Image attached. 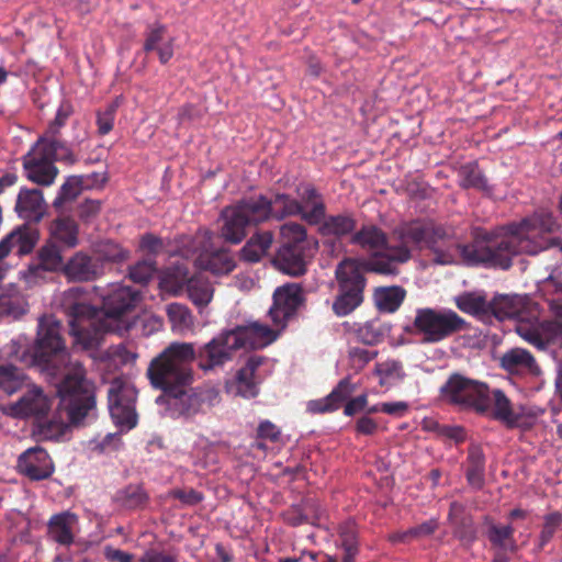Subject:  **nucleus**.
Here are the masks:
<instances>
[{"label": "nucleus", "instance_id": "f257e3e1", "mask_svg": "<svg viewBox=\"0 0 562 562\" xmlns=\"http://www.w3.org/2000/svg\"><path fill=\"white\" fill-rule=\"evenodd\" d=\"M555 221L549 212H535L517 222L499 226L493 231H479L472 243L461 245L452 229L442 225L445 235L438 244L439 248H451V262L440 266L454 265L459 258L469 266H483L507 270L513 259L519 255L537 256L552 247L562 249V240L552 236Z\"/></svg>", "mask_w": 562, "mask_h": 562}, {"label": "nucleus", "instance_id": "f03ea898", "mask_svg": "<svg viewBox=\"0 0 562 562\" xmlns=\"http://www.w3.org/2000/svg\"><path fill=\"white\" fill-rule=\"evenodd\" d=\"M24 352L22 360L43 368L58 380L56 394L71 424L78 425L95 406L93 384L86 378L83 367L70 361L61 337V323L54 315L38 319L34 345Z\"/></svg>", "mask_w": 562, "mask_h": 562}, {"label": "nucleus", "instance_id": "7ed1b4c3", "mask_svg": "<svg viewBox=\"0 0 562 562\" xmlns=\"http://www.w3.org/2000/svg\"><path fill=\"white\" fill-rule=\"evenodd\" d=\"M101 299L102 306L97 308L81 286L70 288L63 293L60 307L67 317L75 346L91 349L100 345L104 334L130 328L122 317L136 306L138 290L123 283H112Z\"/></svg>", "mask_w": 562, "mask_h": 562}, {"label": "nucleus", "instance_id": "20e7f679", "mask_svg": "<svg viewBox=\"0 0 562 562\" xmlns=\"http://www.w3.org/2000/svg\"><path fill=\"white\" fill-rule=\"evenodd\" d=\"M397 245H390L387 235L375 224H363L350 236V244L367 250L370 255L364 268L376 274L397 276L400 266L412 258L408 245L427 248L434 263L451 262V248H439L440 236L445 233L432 223L411 222L395 228Z\"/></svg>", "mask_w": 562, "mask_h": 562}, {"label": "nucleus", "instance_id": "39448f33", "mask_svg": "<svg viewBox=\"0 0 562 562\" xmlns=\"http://www.w3.org/2000/svg\"><path fill=\"white\" fill-rule=\"evenodd\" d=\"M279 330L259 321H247L232 329L222 330L201 345L200 369L204 372L223 368L239 349H262L278 339Z\"/></svg>", "mask_w": 562, "mask_h": 562}, {"label": "nucleus", "instance_id": "423d86ee", "mask_svg": "<svg viewBox=\"0 0 562 562\" xmlns=\"http://www.w3.org/2000/svg\"><path fill=\"white\" fill-rule=\"evenodd\" d=\"M201 346L195 349L191 342H171L147 369V376L153 387L162 394L189 387L193 382L192 362L200 368Z\"/></svg>", "mask_w": 562, "mask_h": 562}, {"label": "nucleus", "instance_id": "0eeeda50", "mask_svg": "<svg viewBox=\"0 0 562 562\" xmlns=\"http://www.w3.org/2000/svg\"><path fill=\"white\" fill-rule=\"evenodd\" d=\"M300 196L302 203L283 194V216L285 214L300 215L310 225H316L322 236L342 239L352 235L357 227V220L352 212L326 215V206L322 195L312 186L304 187Z\"/></svg>", "mask_w": 562, "mask_h": 562}, {"label": "nucleus", "instance_id": "6e6552de", "mask_svg": "<svg viewBox=\"0 0 562 562\" xmlns=\"http://www.w3.org/2000/svg\"><path fill=\"white\" fill-rule=\"evenodd\" d=\"M271 201L263 195L244 198L221 212V237L237 245L244 240L249 229L265 222L271 215Z\"/></svg>", "mask_w": 562, "mask_h": 562}, {"label": "nucleus", "instance_id": "1a4fd4ad", "mask_svg": "<svg viewBox=\"0 0 562 562\" xmlns=\"http://www.w3.org/2000/svg\"><path fill=\"white\" fill-rule=\"evenodd\" d=\"M468 323L450 308H417L412 324L404 333L415 336L422 344H437L465 330Z\"/></svg>", "mask_w": 562, "mask_h": 562}, {"label": "nucleus", "instance_id": "9d476101", "mask_svg": "<svg viewBox=\"0 0 562 562\" xmlns=\"http://www.w3.org/2000/svg\"><path fill=\"white\" fill-rule=\"evenodd\" d=\"M337 294L333 302V312L338 317L351 314L363 302L367 280L357 261L345 258L335 269Z\"/></svg>", "mask_w": 562, "mask_h": 562}, {"label": "nucleus", "instance_id": "9b49d317", "mask_svg": "<svg viewBox=\"0 0 562 562\" xmlns=\"http://www.w3.org/2000/svg\"><path fill=\"white\" fill-rule=\"evenodd\" d=\"M439 393L443 402L460 409L479 414L488 412V386L484 382L453 373L440 386Z\"/></svg>", "mask_w": 562, "mask_h": 562}, {"label": "nucleus", "instance_id": "f8f14e48", "mask_svg": "<svg viewBox=\"0 0 562 562\" xmlns=\"http://www.w3.org/2000/svg\"><path fill=\"white\" fill-rule=\"evenodd\" d=\"M136 397V389L123 379L116 378L109 385V413L121 431H128L137 425Z\"/></svg>", "mask_w": 562, "mask_h": 562}, {"label": "nucleus", "instance_id": "ddd939ff", "mask_svg": "<svg viewBox=\"0 0 562 562\" xmlns=\"http://www.w3.org/2000/svg\"><path fill=\"white\" fill-rule=\"evenodd\" d=\"M306 229L302 224L283 222V274L299 277L306 272L311 247L306 243Z\"/></svg>", "mask_w": 562, "mask_h": 562}, {"label": "nucleus", "instance_id": "4468645a", "mask_svg": "<svg viewBox=\"0 0 562 562\" xmlns=\"http://www.w3.org/2000/svg\"><path fill=\"white\" fill-rule=\"evenodd\" d=\"M488 409L492 417L508 429H529L535 423V415L530 409L521 404H513L501 389H488Z\"/></svg>", "mask_w": 562, "mask_h": 562}, {"label": "nucleus", "instance_id": "2eb2a0df", "mask_svg": "<svg viewBox=\"0 0 562 562\" xmlns=\"http://www.w3.org/2000/svg\"><path fill=\"white\" fill-rule=\"evenodd\" d=\"M516 322V333L537 348L544 349L549 342L562 346V325L548 323L542 326L544 338L540 333L538 319L531 313V310Z\"/></svg>", "mask_w": 562, "mask_h": 562}, {"label": "nucleus", "instance_id": "dca6fc26", "mask_svg": "<svg viewBox=\"0 0 562 562\" xmlns=\"http://www.w3.org/2000/svg\"><path fill=\"white\" fill-rule=\"evenodd\" d=\"M156 403L159 405L166 404L167 413L172 418H189L200 412L203 400L192 389L179 387L178 391L159 395Z\"/></svg>", "mask_w": 562, "mask_h": 562}, {"label": "nucleus", "instance_id": "f3484780", "mask_svg": "<svg viewBox=\"0 0 562 562\" xmlns=\"http://www.w3.org/2000/svg\"><path fill=\"white\" fill-rule=\"evenodd\" d=\"M19 472L32 481L48 479L54 473V463L47 451L38 446L24 451L18 459Z\"/></svg>", "mask_w": 562, "mask_h": 562}, {"label": "nucleus", "instance_id": "a211bd4d", "mask_svg": "<svg viewBox=\"0 0 562 562\" xmlns=\"http://www.w3.org/2000/svg\"><path fill=\"white\" fill-rule=\"evenodd\" d=\"M23 168L30 181L44 187L53 184L58 175L57 167L36 147V144L23 158Z\"/></svg>", "mask_w": 562, "mask_h": 562}, {"label": "nucleus", "instance_id": "6ab92c4d", "mask_svg": "<svg viewBox=\"0 0 562 562\" xmlns=\"http://www.w3.org/2000/svg\"><path fill=\"white\" fill-rule=\"evenodd\" d=\"M531 300L527 295L496 294L488 306V317L494 316L498 321L524 317L531 310Z\"/></svg>", "mask_w": 562, "mask_h": 562}, {"label": "nucleus", "instance_id": "aec40b11", "mask_svg": "<svg viewBox=\"0 0 562 562\" xmlns=\"http://www.w3.org/2000/svg\"><path fill=\"white\" fill-rule=\"evenodd\" d=\"M63 274L72 282L94 281L102 274V263L98 258L77 251L65 262Z\"/></svg>", "mask_w": 562, "mask_h": 562}, {"label": "nucleus", "instance_id": "412c9836", "mask_svg": "<svg viewBox=\"0 0 562 562\" xmlns=\"http://www.w3.org/2000/svg\"><path fill=\"white\" fill-rule=\"evenodd\" d=\"M167 26L160 22L147 24L144 31L143 52H155L162 65L169 63L175 54V38L167 37Z\"/></svg>", "mask_w": 562, "mask_h": 562}, {"label": "nucleus", "instance_id": "4be33fe9", "mask_svg": "<svg viewBox=\"0 0 562 562\" xmlns=\"http://www.w3.org/2000/svg\"><path fill=\"white\" fill-rule=\"evenodd\" d=\"M14 210L19 217L27 222L38 223L46 213V203L42 190L21 188Z\"/></svg>", "mask_w": 562, "mask_h": 562}, {"label": "nucleus", "instance_id": "5701e85b", "mask_svg": "<svg viewBox=\"0 0 562 562\" xmlns=\"http://www.w3.org/2000/svg\"><path fill=\"white\" fill-rule=\"evenodd\" d=\"M52 400L38 387L29 390L13 406L14 415L22 418L33 417L35 422L50 412Z\"/></svg>", "mask_w": 562, "mask_h": 562}, {"label": "nucleus", "instance_id": "b1692460", "mask_svg": "<svg viewBox=\"0 0 562 562\" xmlns=\"http://www.w3.org/2000/svg\"><path fill=\"white\" fill-rule=\"evenodd\" d=\"M501 367L512 374H539L540 370L532 355L522 348H513L501 357Z\"/></svg>", "mask_w": 562, "mask_h": 562}, {"label": "nucleus", "instance_id": "393cba45", "mask_svg": "<svg viewBox=\"0 0 562 562\" xmlns=\"http://www.w3.org/2000/svg\"><path fill=\"white\" fill-rule=\"evenodd\" d=\"M77 525V515L64 512L50 517L48 533L58 544L70 546L74 542V529Z\"/></svg>", "mask_w": 562, "mask_h": 562}, {"label": "nucleus", "instance_id": "a878e982", "mask_svg": "<svg viewBox=\"0 0 562 562\" xmlns=\"http://www.w3.org/2000/svg\"><path fill=\"white\" fill-rule=\"evenodd\" d=\"M89 178V176H68L53 201V207L61 213L66 204L76 201L82 191L90 187Z\"/></svg>", "mask_w": 562, "mask_h": 562}, {"label": "nucleus", "instance_id": "bb28decb", "mask_svg": "<svg viewBox=\"0 0 562 562\" xmlns=\"http://www.w3.org/2000/svg\"><path fill=\"white\" fill-rule=\"evenodd\" d=\"M305 307V294L302 285L296 282L283 283V330L286 325L296 319Z\"/></svg>", "mask_w": 562, "mask_h": 562}, {"label": "nucleus", "instance_id": "cd10ccee", "mask_svg": "<svg viewBox=\"0 0 562 562\" xmlns=\"http://www.w3.org/2000/svg\"><path fill=\"white\" fill-rule=\"evenodd\" d=\"M198 266L213 274H227L234 270L236 262L228 250L220 249L202 252L196 259Z\"/></svg>", "mask_w": 562, "mask_h": 562}, {"label": "nucleus", "instance_id": "c85d7f7f", "mask_svg": "<svg viewBox=\"0 0 562 562\" xmlns=\"http://www.w3.org/2000/svg\"><path fill=\"white\" fill-rule=\"evenodd\" d=\"M538 293L549 303L551 310L562 316V276L552 272L537 283Z\"/></svg>", "mask_w": 562, "mask_h": 562}, {"label": "nucleus", "instance_id": "c756f323", "mask_svg": "<svg viewBox=\"0 0 562 562\" xmlns=\"http://www.w3.org/2000/svg\"><path fill=\"white\" fill-rule=\"evenodd\" d=\"M149 501L147 492L139 484H130L116 491L113 502L125 510H138L146 507Z\"/></svg>", "mask_w": 562, "mask_h": 562}, {"label": "nucleus", "instance_id": "7c9ffc66", "mask_svg": "<svg viewBox=\"0 0 562 562\" xmlns=\"http://www.w3.org/2000/svg\"><path fill=\"white\" fill-rule=\"evenodd\" d=\"M36 147L42 149L45 156L53 162L60 161L71 166L78 161L77 156L68 145L57 137H40L36 142Z\"/></svg>", "mask_w": 562, "mask_h": 562}, {"label": "nucleus", "instance_id": "2f4dec72", "mask_svg": "<svg viewBox=\"0 0 562 562\" xmlns=\"http://www.w3.org/2000/svg\"><path fill=\"white\" fill-rule=\"evenodd\" d=\"M406 291L400 285L376 288L373 294L374 303L380 312L393 313L405 300Z\"/></svg>", "mask_w": 562, "mask_h": 562}, {"label": "nucleus", "instance_id": "473e14b6", "mask_svg": "<svg viewBox=\"0 0 562 562\" xmlns=\"http://www.w3.org/2000/svg\"><path fill=\"white\" fill-rule=\"evenodd\" d=\"M373 374L378 376L379 384L385 389L400 384L406 375L402 362L395 359L376 362Z\"/></svg>", "mask_w": 562, "mask_h": 562}, {"label": "nucleus", "instance_id": "72a5a7b5", "mask_svg": "<svg viewBox=\"0 0 562 562\" xmlns=\"http://www.w3.org/2000/svg\"><path fill=\"white\" fill-rule=\"evenodd\" d=\"M273 241L271 232L256 233L240 249V258L247 262H258Z\"/></svg>", "mask_w": 562, "mask_h": 562}, {"label": "nucleus", "instance_id": "f704fd0d", "mask_svg": "<svg viewBox=\"0 0 562 562\" xmlns=\"http://www.w3.org/2000/svg\"><path fill=\"white\" fill-rule=\"evenodd\" d=\"M468 468L465 476L468 483L475 490L483 487L485 482V457L482 450L477 447H473L469 450L468 454Z\"/></svg>", "mask_w": 562, "mask_h": 562}, {"label": "nucleus", "instance_id": "c9c22d12", "mask_svg": "<svg viewBox=\"0 0 562 562\" xmlns=\"http://www.w3.org/2000/svg\"><path fill=\"white\" fill-rule=\"evenodd\" d=\"M457 307L468 314L481 318L488 317L490 301L480 293L465 292L454 297Z\"/></svg>", "mask_w": 562, "mask_h": 562}, {"label": "nucleus", "instance_id": "e433bc0d", "mask_svg": "<svg viewBox=\"0 0 562 562\" xmlns=\"http://www.w3.org/2000/svg\"><path fill=\"white\" fill-rule=\"evenodd\" d=\"M458 178L459 184L463 189L488 190L487 180L475 161L462 165L458 170Z\"/></svg>", "mask_w": 562, "mask_h": 562}, {"label": "nucleus", "instance_id": "4c0bfd02", "mask_svg": "<svg viewBox=\"0 0 562 562\" xmlns=\"http://www.w3.org/2000/svg\"><path fill=\"white\" fill-rule=\"evenodd\" d=\"M52 232L54 237L68 248H74L78 245L79 228L71 217L63 216L55 220Z\"/></svg>", "mask_w": 562, "mask_h": 562}, {"label": "nucleus", "instance_id": "58836bf2", "mask_svg": "<svg viewBox=\"0 0 562 562\" xmlns=\"http://www.w3.org/2000/svg\"><path fill=\"white\" fill-rule=\"evenodd\" d=\"M184 281L188 296L196 306H205L211 302L213 290L207 281L199 277L188 278L187 272L184 273Z\"/></svg>", "mask_w": 562, "mask_h": 562}, {"label": "nucleus", "instance_id": "ea45409f", "mask_svg": "<svg viewBox=\"0 0 562 562\" xmlns=\"http://www.w3.org/2000/svg\"><path fill=\"white\" fill-rule=\"evenodd\" d=\"M25 382V374L22 369L12 366H0V391L5 394H13L21 390Z\"/></svg>", "mask_w": 562, "mask_h": 562}, {"label": "nucleus", "instance_id": "a19ab883", "mask_svg": "<svg viewBox=\"0 0 562 562\" xmlns=\"http://www.w3.org/2000/svg\"><path fill=\"white\" fill-rule=\"evenodd\" d=\"M35 432L45 440H57L64 435L65 423L50 412L34 424Z\"/></svg>", "mask_w": 562, "mask_h": 562}, {"label": "nucleus", "instance_id": "79ce46f5", "mask_svg": "<svg viewBox=\"0 0 562 562\" xmlns=\"http://www.w3.org/2000/svg\"><path fill=\"white\" fill-rule=\"evenodd\" d=\"M390 328L379 319L368 321L357 329V337L364 345L379 344L389 333Z\"/></svg>", "mask_w": 562, "mask_h": 562}, {"label": "nucleus", "instance_id": "37998d69", "mask_svg": "<svg viewBox=\"0 0 562 562\" xmlns=\"http://www.w3.org/2000/svg\"><path fill=\"white\" fill-rule=\"evenodd\" d=\"M36 260L52 272L61 271L64 267L63 255L60 248L55 243H46L43 245L36 256Z\"/></svg>", "mask_w": 562, "mask_h": 562}, {"label": "nucleus", "instance_id": "c03bdc74", "mask_svg": "<svg viewBox=\"0 0 562 562\" xmlns=\"http://www.w3.org/2000/svg\"><path fill=\"white\" fill-rule=\"evenodd\" d=\"M27 311V303L22 295H0V316H8L14 319L24 315Z\"/></svg>", "mask_w": 562, "mask_h": 562}, {"label": "nucleus", "instance_id": "a18cd8bd", "mask_svg": "<svg viewBox=\"0 0 562 562\" xmlns=\"http://www.w3.org/2000/svg\"><path fill=\"white\" fill-rule=\"evenodd\" d=\"M156 271V260L153 258H145L130 267L128 278L134 283L145 285L154 278Z\"/></svg>", "mask_w": 562, "mask_h": 562}, {"label": "nucleus", "instance_id": "49530a36", "mask_svg": "<svg viewBox=\"0 0 562 562\" xmlns=\"http://www.w3.org/2000/svg\"><path fill=\"white\" fill-rule=\"evenodd\" d=\"M453 527V536L465 548H470L476 540V528L471 516H462L457 521L450 522Z\"/></svg>", "mask_w": 562, "mask_h": 562}, {"label": "nucleus", "instance_id": "de8ad7c7", "mask_svg": "<svg viewBox=\"0 0 562 562\" xmlns=\"http://www.w3.org/2000/svg\"><path fill=\"white\" fill-rule=\"evenodd\" d=\"M315 514V503L312 499H302L300 504L292 506L286 516L283 515V520L292 526H297L310 521L311 517Z\"/></svg>", "mask_w": 562, "mask_h": 562}, {"label": "nucleus", "instance_id": "09e8293b", "mask_svg": "<svg viewBox=\"0 0 562 562\" xmlns=\"http://www.w3.org/2000/svg\"><path fill=\"white\" fill-rule=\"evenodd\" d=\"M514 527L512 525L498 526L492 524L487 530V538L494 547L506 549L507 543L510 542L509 549L514 551L516 543L514 541Z\"/></svg>", "mask_w": 562, "mask_h": 562}, {"label": "nucleus", "instance_id": "8fccbe9b", "mask_svg": "<svg viewBox=\"0 0 562 562\" xmlns=\"http://www.w3.org/2000/svg\"><path fill=\"white\" fill-rule=\"evenodd\" d=\"M339 538L342 548V560L353 561L358 554L357 532L353 525L346 524L339 528Z\"/></svg>", "mask_w": 562, "mask_h": 562}, {"label": "nucleus", "instance_id": "3c124183", "mask_svg": "<svg viewBox=\"0 0 562 562\" xmlns=\"http://www.w3.org/2000/svg\"><path fill=\"white\" fill-rule=\"evenodd\" d=\"M562 527V514L552 512L543 517L542 529L538 539V549L542 550L553 538L555 532Z\"/></svg>", "mask_w": 562, "mask_h": 562}, {"label": "nucleus", "instance_id": "603ef678", "mask_svg": "<svg viewBox=\"0 0 562 562\" xmlns=\"http://www.w3.org/2000/svg\"><path fill=\"white\" fill-rule=\"evenodd\" d=\"M72 113V104L67 100L61 101L57 109L55 119L48 124V127L42 137H57Z\"/></svg>", "mask_w": 562, "mask_h": 562}, {"label": "nucleus", "instance_id": "864d4df0", "mask_svg": "<svg viewBox=\"0 0 562 562\" xmlns=\"http://www.w3.org/2000/svg\"><path fill=\"white\" fill-rule=\"evenodd\" d=\"M236 393L245 398L255 397L258 394V385L250 369H239L235 376Z\"/></svg>", "mask_w": 562, "mask_h": 562}, {"label": "nucleus", "instance_id": "5fc2aeb1", "mask_svg": "<svg viewBox=\"0 0 562 562\" xmlns=\"http://www.w3.org/2000/svg\"><path fill=\"white\" fill-rule=\"evenodd\" d=\"M117 108L119 101L115 100L106 104L104 109L97 111L95 124L99 135H108L113 130Z\"/></svg>", "mask_w": 562, "mask_h": 562}, {"label": "nucleus", "instance_id": "6e6d98bb", "mask_svg": "<svg viewBox=\"0 0 562 562\" xmlns=\"http://www.w3.org/2000/svg\"><path fill=\"white\" fill-rule=\"evenodd\" d=\"M357 390V384L352 382L351 376L347 375L341 379L337 385L328 394L336 409L346 403Z\"/></svg>", "mask_w": 562, "mask_h": 562}, {"label": "nucleus", "instance_id": "4d7b16f0", "mask_svg": "<svg viewBox=\"0 0 562 562\" xmlns=\"http://www.w3.org/2000/svg\"><path fill=\"white\" fill-rule=\"evenodd\" d=\"M48 273H52V271L38 261L30 263L25 270L20 271L21 279L30 288L46 282Z\"/></svg>", "mask_w": 562, "mask_h": 562}, {"label": "nucleus", "instance_id": "13d9d810", "mask_svg": "<svg viewBox=\"0 0 562 562\" xmlns=\"http://www.w3.org/2000/svg\"><path fill=\"white\" fill-rule=\"evenodd\" d=\"M9 235H14L12 238V249H16L19 256L29 255L34 249L36 239L34 235L26 229L16 228Z\"/></svg>", "mask_w": 562, "mask_h": 562}, {"label": "nucleus", "instance_id": "bf43d9fd", "mask_svg": "<svg viewBox=\"0 0 562 562\" xmlns=\"http://www.w3.org/2000/svg\"><path fill=\"white\" fill-rule=\"evenodd\" d=\"M166 248V243L162 238L151 234L146 233L142 235L139 239V250L146 254L147 258L155 259L159 254H161Z\"/></svg>", "mask_w": 562, "mask_h": 562}, {"label": "nucleus", "instance_id": "052dcab7", "mask_svg": "<svg viewBox=\"0 0 562 562\" xmlns=\"http://www.w3.org/2000/svg\"><path fill=\"white\" fill-rule=\"evenodd\" d=\"M378 352L374 350H369L367 348L362 347H353L349 350V360L351 363V367L359 371L361 370L367 363H369L371 360H373L376 357Z\"/></svg>", "mask_w": 562, "mask_h": 562}, {"label": "nucleus", "instance_id": "680f3d73", "mask_svg": "<svg viewBox=\"0 0 562 562\" xmlns=\"http://www.w3.org/2000/svg\"><path fill=\"white\" fill-rule=\"evenodd\" d=\"M167 314L169 319L176 326H188L191 323V313L182 304L171 303L167 306Z\"/></svg>", "mask_w": 562, "mask_h": 562}, {"label": "nucleus", "instance_id": "e2e57ef3", "mask_svg": "<svg viewBox=\"0 0 562 562\" xmlns=\"http://www.w3.org/2000/svg\"><path fill=\"white\" fill-rule=\"evenodd\" d=\"M170 495L186 506H195L204 499V495L194 488H176Z\"/></svg>", "mask_w": 562, "mask_h": 562}, {"label": "nucleus", "instance_id": "0e129e2a", "mask_svg": "<svg viewBox=\"0 0 562 562\" xmlns=\"http://www.w3.org/2000/svg\"><path fill=\"white\" fill-rule=\"evenodd\" d=\"M439 527V522L436 518H430L420 525L414 526L408 529L411 539H420L431 536Z\"/></svg>", "mask_w": 562, "mask_h": 562}, {"label": "nucleus", "instance_id": "69168bd1", "mask_svg": "<svg viewBox=\"0 0 562 562\" xmlns=\"http://www.w3.org/2000/svg\"><path fill=\"white\" fill-rule=\"evenodd\" d=\"M331 400L333 398H330L329 395L317 400H311L306 403V411L313 415L336 412L337 409Z\"/></svg>", "mask_w": 562, "mask_h": 562}, {"label": "nucleus", "instance_id": "338daca9", "mask_svg": "<svg viewBox=\"0 0 562 562\" xmlns=\"http://www.w3.org/2000/svg\"><path fill=\"white\" fill-rule=\"evenodd\" d=\"M431 426H427L429 429H436L440 435L451 438L456 441H462L464 439L463 428L459 426L439 425L436 422H430Z\"/></svg>", "mask_w": 562, "mask_h": 562}, {"label": "nucleus", "instance_id": "774afa93", "mask_svg": "<svg viewBox=\"0 0 562 562\" xmlns=\"http://www.w3.org/2000/svg\"><path fill=\"white\" fill-rule=\"evenodd\" d=\"M368 404L367 394H360L356 397H350L344 407V414L348 417L356 415L357 413L363 411Z\"/></svg>", "mask_w": 562, "mask_h": 562}]
</instances>
